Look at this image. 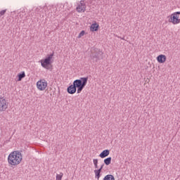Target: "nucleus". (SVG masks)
Instances as JSON below:
<instances>
[{"mask_svg":"<svg viewBox=\"0 0 180 180\" xmlns=\"http://www.w3.org/2000/svg\"><path fill=\"white\" fill-rule=\"evenodd\" d=\"M86 84H88V77H81L79 79L75 80L73 84L68 87L67 91L70 95H74L77 92V94H81L82 89L86 86Z\"/></svg>","mask_w":180,"mask_h":180,"instance_id":"obj_1","label":"nucleus"},{"mask_svg":"<svg viewBox=\"0 0 180 180\" xmlns=\"http://www.w3.org/2000/svg\"><path fill=\"white\" fill-rule=\"evenodd\" d=\"M22 160H23V157L19 150L11 152L8 156V162L12 167L19 165L22 162Z\"/></svg>","mask_w":180,"mask_h":180,"instance_id":"obj_2","label":"nucleus"},{"mask_svg":"<svg viewBox=\"0 0 180 180\" xmlns=\"http://www.w3.org/2000/svg\"><path fill=\"white\" fill-rule=\"evenodd\" d=\"M103 55V52H102L99 49H94L91 51V54L90 55L91 60H92L93 63H98L99 60L102 58V56Z\"/></svg>","mask_w":180,"mask_h":180,"instance_id":"obj_3","label":"nucleus"},{"mask_svg":"<svg viewBox=\"0 0 180 180\" xmlns=\"http://www.w3.org/2000/svg\"><path fill=\"white\" fill-rule=\"evenodd\" d=\"M54 56V52H53L51 54L48 55V56L44 59L41 60V65L43 67V68H46V70H50V68H49V65L51 64V60Z\"/></svg>","mask_w":180,"mask_h":180,"instance_id":"obj_4","label":"nucleus"},{"mask_svg":"<svg viewBox=\"0 0 180 180\" xmlns=\"http://www.w3.org/2000/svg\"><path fill=\"white\" fill-rule=\"evenodd\" d=\"M180 11L173 13L169 19V22L173 25H178L180 23Z\"/></svg>","mask_w":180,"mask_h":180,"instance_id":"obj_5","label":"nucleus"},{"mask_svg":"<svg viewBox=\"0 0 180 180\" xmlns=\"http://www.w3.org/2000/svg\"><path fill=\"white\" fill-rule=\"evenodd\" d=\"M76 11L78 13H82L86 11V4L84 0L80 1L79 4L76 7Z\"/></svg>","mask_w":180,"mask_h":180,"instance_id":"obj_6","label":"nucleus"},{"mask_svg":"<svg viewBox=\"0 0 180 180\" xmlns=\"http://www.w3.org/2000/svg\"><path fill=\"white\" fill-rule=\"evenodd\" d=\"M8 109V101L4 97H0V112H5Z\"/></svg>","mask_w":180,"mask_h":180,"instance_id":"obj_7","label":"nucleus"},{"mask_svg":"<svg viewBox=\"0 0 180 180\" xmlns=\"http://www.w3.org/2000/svg\"><path fill=\"white\" fill-rule=\"evenodd\" d=\"M37 86L39 91H44L47 88V82L46 80H40L37 82Z\"/></svg>","mask_w":180,"mask_h":180,"instance_id":"obj_8","label":"nucleus"},{"mask_svg":"<svg viewBox=\"0 0 180 180\" xmlns=\"http://www.w3.org/2000/svg\"><path fill=\"white\" fill-rule=\"evenodd\" d=\"M157 60L158 63L162 64L167 61V56H165V55H160L157 57Z\"/></svg>","mask_w":180,"mask_h":180,"instance_id":"obj_9","label":"nucleus"},{"mask_svg":"<svg viewBox=\"0 0 180 180\" xmlns=\"http://www.w3.org/2000/svg\"><path fill=\"white\" fill-rule=\"evenodd\" d=\"M109 154H110V150L106 149L103 150L100 155L99 157H101V158H106V157H108L109 155Z\"/></svg>","mask_w":180,"mask_h":180,"instance_id":"obj_10","label":"nucleus"},{"mask_svg":"<svg viewBox=\"0 0 180 180\" xmlns=\"http://www.w3.org/2000/svg\"><path fill=\"white\" fill-rule=\"evenodd\" d=\"M98 27H99V25L97 23L92 24L90 27L91 32H98Z\"/></svg>","mask_w":180,"mask_h":180,"instance_id":"obj_11","label":"nucleus"},{"mask_svg":"<svg viewBox=\"0 0 180 180\" xmlns=\"http://www.w3.org/2000/svg\"><path fill=\"white\" fill-rule=\"evenodd\" d=\"M110 162H112L111 157L107 158L104 160V164H105V165H110Z\"/></svg>","mask_w":180,"mask_h":180,"instance_id":"obj_12","label":"nucleus"},{"mask_svg":"<svg viewBox=\"0 0 180 180\" xmlns=\"http://www.w3.org/2000/svg\"><path fill=\"white\" fill-rule=\"evenodd\" d=\"M103 180H115V176L112 174L106 175Z\"/></svg>","mask_w":180,"mask_h":180,"instance_id":"obj_13","label":"nucleus"},{"mask_svg":"<svg viewBox=\"0 0 180 180\" xmlns=\"http://www.w3.org/2000/svg\"><path fill=\"white\" fill-rule=\"evenodd\" d=\"M94 173L96 178H97V179H99V178H101V169L94 170Z\"/></svg>","mask_w":180,"mask_h":180,"instance_id":"obj_14","label":"nucleus"},{"mask_svg":"<svg viewBox=\"0 0 180 180\" xmlns=\"http://www.w3.org/2000/svg\"><path fill=\"white\" fill-rule=\"evenodd\" d=\"M25 77H26V75L25 74V72H22V73L18 74V81H22V79L25 78Z\"/></svg>","mask_w":180,"mask_h":180,"instance_id":"obj_15","label":"nucleus"},{"mask_svg":"<svg viewBox=\"0 0 180 180\" xmlns=\"http://www.w3.org/2000/svg\"><path fill=\"white\" fill-rule=\"evenodd\" d=\"M63 175H64V174H63V173H60L59 174H56V180L63 179Z\"/></svg>","mask_w":180,"mask_h":180,"instance_id":"obj_16","label":"nucleus"},{"mask_svg":"<svg viewBox=\"0 0 180 180\" xmlns=\"http://www.w3.org/2000/svg\"><path fill=\"white\" fill-rule=\"evenodd\" d=\"M63 8H64V5L59 4L57 6L56 10H58L60 12V11H63Z\"/></svg>","mask_w":180,"mask_h":180,"instance_id":"obj_17","label":"nucleus"},{"mask_svg":"<svg viewBox=\"0 0 180 180\" xmlns=\"http://www.w3.org/2000/svg\"><path fill=\"white\" fill-rule=\"evenodd\" d=\"M84 34H85V31L82 30L79 34V36H78V38H81L82 37V36H84Z\"/></svg>","mask_w":180,"mask_h":180,"instance_id":"obj_18","label":"nucleus"},{"mask_svg":"<svg viewBox=\"0 0 180 180\" xmlns=\"http://www.w3.org/2000/svg\"><path fill=\"white\" fill-rule=\"evenodd\" d=\"M5 13H6V9L2 10L1 11H0V18L1 16H4Z\"/></svg>","mask_w":180,"mask_h":180,"instance_id":"obj_19","label":"nucleus"},{"mask_svg":"<svg viewBox=\"0 0 180 180\" xmlns=\"http://www.w3.org/2000/svg\"><path fill=\"white\" fill-rule=\"evenodd\" d=\"M40 9H44V7H41V6L37 7L36 8V12H39V11H40Z\"/></svg>","mask_w":180,"mask_h":180,"instance_id":"obj_20","label":"nucleus"},{"mask_svg":"<svg viewBox=\"0 0 180 180\" xmlns=\"http://www.w3.org/2000/svg\"><path fill=\"white\" fill-rule=\"evenodd\" d=\"M93 162H94V165H98V159H94V160H93Z\"/></svg>","mask_w":180,"mask_h":180,"instance_id":"obj_21","label":"nucleus"},{"mask_svg":"<svg viewBox=\"0 0 180 180\" xmlns=\"http://www.w3.org/2000/svg\"><path fill=\"white\" fill-rule=\"evenodd\" d=\"M103 167H105L104 164L101 165V167L98 169H100L101 172H102V169H103Z\"/></svg>","mask_w":180,"mask_h":180,"instance_id":"obj_22","label":"nucleus"},{"mask_svg":"<svg viewBox=\"0 0 180 180\" xmlns=\"http://www.w3.org/2000/svg\"><path fill=\"white\" fill-rule=\"evenodd\" d=\"M95 168H98V165H94Z\"/></svg>","mask_w":180,"mask_h":180,"instance_id":"obj_23","label":"nucleus"},{"mask_svg":"<svg viewBox=\"0 0 180 180\" xmlns=\"http://www.w3.org/2000/svg\"><path fill=\"white\" fill-rule=\"evenodd\" d=\"M22 16H23V15L20 14V17L22 18Z\"/></svg>","mask_w":180,"mask_h":180,"instance_id":"obj_24","label":"nucleus"}]
</instances>
